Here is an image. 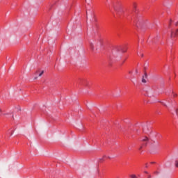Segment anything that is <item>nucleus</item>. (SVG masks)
<instances>
[{"instance_id":"1","label":"nucleus","mask_w":178,"mask_h":178,"mask_svg":"<svg viewBox=\"0 0 178 178\" xmlns=\"http://www.w3.org/2000/svg\"><path fill=\"white\" fill-rule=\"evenodd\" d=\"M116 10V15H115V17H119L120 19H126L129 22H131L134 24V26H136L138 29H143L144 26V21L143 20V17L138 16L137 15V13H133L131 11L129 10H124L123 8H120L118 10L115 8Z\"/></svg>"},{"instance_id":"2","label":"nucleus","mask_w":178,"mask_h":178,"mask_svg":"<svg viewBox=\"0 0 178 178\" xmlns=\"http://www.w3.org/2000/svg\"><path fill=\"white\" fill-rule=\"evenodd\" d=\"M126 51H127V48H126L124 46H116L113 51V57H110L111 60H119V58H118V56L120 55V54L116 52L124 53L126 52Z\"/></svg>"},{"instance_id":"3","label":"nucleus","mask_w":178,"mask_h":178,"mask_svg":"<svg viewBox=\"0 0 178 178\" xmlns=\"http://www.w3.org/2000/svg\"><path fill=\"white\" fill-rule=\"evenodd\" d=\"M149 139L147 137H145L143 139H141L140 142V147L139 148V151H141L142 148H144V147H147V145L148 144Z\"/></svg>"},{"instance_id":"4","label":"nucleus","mask_w":178,"mask_h":178,"mask_svg":"<svg viewBox=\"0 0 178 178\" xmlns=\"http://www.w3.org/2000/svg\"><path fill=\"white\" fill-rule=\"evenodd\" d=\"M178 34V29H172L171 30V38L174 39V38H176V36Z\"/></svg>"},{"instance_id":"5","label":"nucleus","mask_w":178,"mask_h":178,"mask_svg":"<svg viewBox=\"0 0 178 178\" xmlns=\"http://www.w3.org/2000/svg\"><path fill=\"white\" fill-rule=\"evenodd\" d=\"M170 94H171V97L172 98H176V97H177V94H176L172 90H170L169 92H166V95H170Z\"/></svg>"},{"instance_id":"6","label":"nucleus","mask_w":178,"mask_h":178,"mask_svg":"<svg viewBox=\"0 0 178 178\" xmlns=\"http://www.w3.org/2000/svg\"><path fill=\"white\" fill-rule=\"evenodd\" d=\"M147 77H148V75L147 74V72H145V74L142 79V83H147V80H145V79H147Z\"/></svg>"},{"instance_id":"7","label":"nucleus","mask_w":178,"mask_h":178,"mask_svg":"<svg viewBox=\"0 0 178 178\" xmlns=\"http://www.w3.org/2000/svg\"><path fill=\"white\" fill-rule=\"evenodd\" d=\"M106 158H108L109 159H111V157L106 156H104L102 159H99V162H102V161H105V159H106Z\"/></svg>"},{"instance_id":"8","label":"nucleus","mask_w":178,"mask_h":178,"mask_svg":"<svg viewBox=\"0 0 178 178\" xmlns=\"http://www.w3.org/2000/svg\"><path fill=\"white\" fill-rule=\"evenodd\" d=\"M90 48L91 51H94V44L92 43H90Z\"/></svg>"},{"instance_id":"9","label":"nucleus","mask_w":178,"mask_h":178,"mask_svg":"<svg viewBox=\"0 0 178 178\" xmlns=\"http://www.w3.org/2000/svg\"><path fill=\"white\" fill-rule=\"evenodd\" d=\"M159 40V36H156L154 39H153L152 42H156Z\"/></svg>"},{"instance_id":"10","label":"nucleus","mask_w":178,"mask_h":178,"mask_svg":"<svg viewBox=\"0 0 178 178\" xmlns=\"http://www.w3.org/2000/svg\"><path fill=\"white\" fill-rule=\"evenodd\" d=\"M175 167L178 168V160H175Z\"/></svg>"},{"instance_id":"11","label":"nucleus","mask_w":178,"mask_h":178,"mask_svg":"<svg viewBox=\"0 0 178 178\" xmlns=\"http://www.w3.org/2000/svg\"><path fill=\"white\" fill-rule=\"evenodd\" d=\"M133 8H134V10H136V9L137 8V4L136 3H134Z\"/></svg>"},{"instance_id":"12","label":"nucleus","mask_w":178,"mask_h":178,"mask_svg":"<svg viewBox=\"0 0 178 178\" xmlns=\"http://www.w3.org/2000/svg\"><path fill=\"white\" fill-rule=\"evenodd\" d=\"M131 178H137V176L136 175H130Z\"/></svg>"},{"instance_id":"13","label":"nucleus","mask_w":178,"mask_h":178,"mask_svg":"<svg viewBox=\"0 0 178 178\" xmlns=\"http://www.w3.org/2000/svg\"><path fill=\"white\" fill-rule=\"evenodd\" d=\"M175 112L177 116H178V108L175 110Z\"/></svg>"},{"instance_id":"14","label":"nucleus","mask_w":178,"mask_h":178,"mask_svg":"<svg viewBox=\"0 0 178 178\" xmlns=\"http://www.w3.org/2000/svg\"><path fill=\"white\" fill-rule=\"evenodd\" d=\"M8 133H11L10 136H12L13 134V130H9Z\"/></svg>"},{"instance_id":"15","label":"nucleus","mask_w":178,"mask_h":178,"mask_svg":"<svg viewBox=\"0 0 178 178\" xmlns=\"http://www.w3.org/2000/svg\"><path fill=\"white\" fill-rule=\"evenodd\" d=\"M172 23H173V21L170 19L169 22V28H170V24H172Z\"/></svg>"},{"instance_id":"16","label":"nucleus","mask_w":178,"mask_h":178,"mask_svg":"<svg viewBox=\"0 0 178 178\" xmlns=\"http://www.w3.org/2000/svg\"><path fill=\"white\" fill-rule=\"evenodd\" d=\"M42 74H44V71H42V72L39 74V76L41 77V76H42Z\"/></svg>"},{"instance_id":"17","label":"nucleus","mask_w":178,"mask_h":178,"mask_svg":"<svg viewBox=\"0 0 178 178\" xmlns=\"http://www.w3.org/2000/svg\"><path fill=\"white\" fill-rule=\"evenodd\" d=\"M156 114L157 115H162V112L159 111H156Z\"/></svg>"},{"instance_id":"18","label":"nucleus","mask_w":178,"mask_h":178,"mask_svg":"<svg viewBox=\"0 0 178 178\" xmlns=\"http://www.w3.org/2000/svg\"><path fill=\"white\" fill-rule=\"evenodd\" d=\"M154 175H159V171H156V172H154Z\"/></svg>"},{"instance_id":"19","label":"nucleus","mask_w":178,"mask_h":178,"mask_svg":"<svg viewBox=\"0 0 178 178\" xmlns=\"http://www.w3.org/2000/svg\"><path fill=\"white\" fill-rule=\"evenodd\" d=\"M138 55L140 56H140H142V58H143V56H144V54H138Z\"/></svg>"},{"instance_id":"20","label":"nucleus","mask_w":178,"mask_h":178,"mask_svg":"<svg viewBox=\"0 0 178 178\" xmlns=\"http://www.w3.org/2000/svg\"><path fill=\"white\" fill-rule=\"evenodd\" d=\"M162 105H164V106H166V104L163 102H161Z\"/></svg>"},{"instance_id":"21","label":"nucleus","mask_w":178,"mask_h":178,"mask_svg":"<svg viewBox=\"0 0 178 178\" xmlns=\"http://www.w3.org/2000/svg\"><path fill=\"white\" fill-rule=\"evenodd\" d=\"M145 168H148V163L145 164Z\"/></svg>"},{"instance_id":"22","label":"nucleus","mask_w":178,"mask_h":178,"mask_svg":"<svg viewBox=\"0 0 178 178\" xmlns=\"http://www.w3.org/2000/svg\"><path fill=\"white\" fill-rule=\"evenodd\" d=\"M175 26H178V22L175 23Z\"/></svg>"},{"instance_id":"23","label":"nucleus","mask_w":178,"mask_h":178,"mask_svg":"<svg viewBox=\"0 0 178 178\" xmlns=\"http://www.w3.org/2000/svg\"><path fill=\"white\" fill-rule=\"evenodd\" d=\"M125 59L124 60H123V61H122V64L121 65H123V63H124V62H125Z\"/></svg>"},{"instance_id":"24","label":"nucleus","mask_w":178,"mask_h":178,"mask_svg":"<svg viewBox=\"0 0 178 178\" xmlns=\"http://www.w3.org/2000/svg\"><path fill=\"white\" fill-rule=\"evenodd\" d=\"M144 173H145L146 175H148V172L145 171Z\"/></svg>"},{"instance_id":"25","label":"nucleus","mask_w":178,"mask_h":178,"mask_svg":"<svg viewBox=\"0 0 178 178\" xmlns=\"http://www.w3.org/2000/svg\"><path fill=\"white\" fill-rule=\"evenodd\" d=\"M143 131H145V127H143Z\"/></svg>"},{"instance_id":"26","label":"nucleus","mask_w":178,"mask_h":178,"mask_svg":"<svg viewBox=\"0 0 178 178\" xmlns=\"http://www.w3.org/2000/svg\"><path fill=\"white\" fill-rule=\"evenodd\" d=\"M147 178H151V175H148Z\"/></svg>"},{"instance_id":"27","label":"nucleus","mask_w":178,"mask_h":178,"mask_svg":"<svg viewBox=\"0 0 178 178\" xmlns=\"http://www.w3.org/2000/svg\"><path fill=\"white\" fill-rule=\"evenodd\" d=\"M150 163H152V164L155 163V162H151Z\"/></svg>"},{"instance_id":"28","label":"nucleus","mask_w":178,"mask_h":178,"mask_svg":"<svg viewBox=\"0 0 178 178\" xmlns=\"http://www.w3.org/2000/svg\"><path fill=\"white\" fill-rule=\"evenodd\" d=\"M144 69H145V70H147V67H145Z\"/></svg>"},{"instance_id":"29","label":"nucleus","mask_w":178,"mask_h":178,"mask_svg":"<svg viewBox=\"0 0 178 178\" xmlns=\"http://www.w3.org/2000/svg\"><path fill=\"white\" fill-rule=\"evenodd\" d=\"M1 112H2V109L0 108V113H1Z\"/></svg>"},{"instance_id":"30","label":"nucleus","mask_w":178,"mask_h":178,"mask_svg":"<svg viewBox=\"0 0 178 178\" xmlns=\"http://www.w3.org/2000/svg\"><path fill=\"white\" fill-rule=\"evenodd\" d=\"M11 117L13 118V115H12Z\"/></svg>"}]
</instances>
